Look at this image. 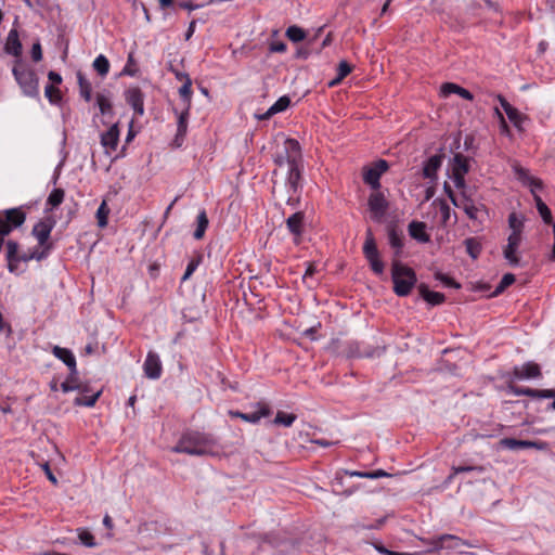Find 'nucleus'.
I'll return each mask as SVG.
<instances>
[{
    "instance_id": "nucleus-1",
    "label": "nucleus",
    "mask_w": 555,
    "mask_h": 555,
    "mask_svg": "<svg viewBox=\"0 0 555 555\" xmlns=\"http://www.w3.org/2000/svg\"><path fill=\"white\" fill-rule=\"evenodd\" d=\"M302 162L300 144L295 139H285L283 145V152L278 154L274 158V163L281 169L286 167L287 169V183L286 194H283V186L274 182L272 192L273 194L283 202L289 204L293 201V195L297 192L300 180V167Z\"/></svg>"
},
{
    "instance_id": "nucleus-2",
    "label": "nucleus",
    "mask_w": 555,
    "mask_h": 555,
    "mask_svg": "<svg viewBox=\"0 0 555 555\" xmlns=\"http://www.w3.org/2000/svg\"><path fill=\"white\" fill-rule=\"evenodd\" d=\"M216 447V439L211 435L193 431L183 435L172 450L190 455H215Z\"/></svg>"
},
{
    "instance_id": "nucleus-3",
    "label": "nucleus",
    "mask_w": 555,
    "mask_h": 555,
    "mask_svg": "<svg viewBox=\"0 0 555 555\" xmlns=\"http://www.w3.org/2000/svg\"><path fill=\"white\" fill-rule=\"evenodd\" d=\"M391 279L393 292L400 297L408 296L417 282L414 270L399 261L392 262Z\"/></svg>"
},
{
    "instance_id": "nucleus-4",
    "label": "nucleus",
    "mask_w": 555,
    "mask_h": 555,
    "mask_svg": "<svg viewBox=\"0 0 555 555\" xmlns=\"http://www.w3.org/2000/svg\"><path fill=\"white\" fill-rule=\"evenodd\" d=\"M53 229V222L51 220H41L33 228V235L37 238L41 250H34L28 258H23L24 261L31 259L42 260L49 254L52 248V243L49 242L51 231Z\"/></svg>"
},
{
    "instance_id": "nucleus-5",
    "label": "nucleus",
    "mask_w": 555,
    "mask_h": 555,
    "mask_svg": "<svg viewBox=\"0 0 555 555\" xmlns=\"http://www.w3.org/2000/svg\"><path fill=\"white\" fill-rule=\"evenodd\" d=\"M12 72L24 94L28 96L38 94V79L34 70L25 67L21 60H15Z\"/></svg>"
},
{
    "instance_id": "nucleus-6",
    "label": "nucleus",
    "mask_w": 555,
    "mask_h": 555,
    "mask_svg": "<svg viewBox=\"0 0 555 555\" xmlns=\"http://www.w3.org/2000/svg\"><path fill=\"white\" fill-rule=\"evenodd\" d=\"M26 220V214L21 208L7 209L0 212V235L4 238L13 229L21 227Z\"/></svg>"
},
{
    "instance_id": "nucleus-7",
    "label": "nucleus",
    "mask_w": 555,
    "mask_h": 555,
    "mask_svg": "<svg viewBox=\"0 0 555 555\" xmlns=\"http://www.w3.org/2000/svg\"><path fill=\"white\" fill-rule=\"evenodd\" d=\"M363 254L369 261L373 272L376 274H382L385 267L384 262L379 258V251L377 249L376 242L371 229L366 230Z\"/></svg>"
},
{
    "instance_id": "nucleus-8",
    "label": "nucleus",
    "mask_w": 555,
    "mask_h": 555,
    "mask_svg": "<svg viewBox=\"0 0 555 555\" xmlns=\"http://www.w3.org/2000/svg\"><path fill=\"white\" fill-rule=\"evenodd\" d=\"M469 170L468 158L461 153H456L452 163V179L457 189L465 188V175Z\"/></svg>"
},
{
    "instance_id": "nucleus-9",
    "label": "nucleus",
    "mask_w": 555,
    "mask_h": 555,
    "mask_svg": "<svg viewBox=\"0 0 555 555\" xmlns=\"http://www.w3.org/2000/svg\"><path fill=\"white\" fill-rule=\"evenodd\" d=\"M431 551H439L442 548L448 550H456L462 552L463 547L467 545V543L452 534H443L430 541Z\"/></svg>"
},
{
    "instance_id": "nucleus-10",
    "label": "nucleus",
    "mask_w": 555,
    "mask_h": 555,
    "mask_svg": "<svg viewBox=\"0 0 555 555\" xmlns=\"http://www.w3.org/2000/svg\"><path fill=\"white\" fill-rule=\"evenodd\" d=\"M522 242V235L511 233L507 237V244L503 248V256L511 266H518L520 258L517 254Z\"/></svg>"
},
{
    "instance_id": "nucleus-11",
    "label": "nucleus",
    "mask_w": 555,
    "mask_h": 555,
    "mask_svg": "<svg viewBox=\"0 0 555 555\" xmlns=\"http://www.w3.org/2000/svg\"><path fill=\"white\" fill-rule=\"evenodd\" d=\"M367 204L372 218L375 221H380L388 209V203L385 196L380 192L373 193L370 195Z\"/></svg>"
},
{
    "instance_id": "nucleus-12",
    "label": "nucleus",
    "mask_w": 555,
    "mask_h": 555,
    "mask_svg": "<svg viewBox=\"0 0 555 555\" xmlns=\"http://www.w3.org/2000/svg\"><path fill=\"white\" fill-rule=\"evenodd\" d=\"M388 163L384 159H379L374 167L365 170L363 175V180L365 183L371 185L373 189H378L380 186L379 178L382 173L387 171Z\"/></svg>"
},
{
    "instance_id": "nucleus-13",
    "label": "nucleus",
    "mask_w": 555,
    "mask_h": 555,
    "mask_svg": "<svg viewBox=\"0 0 555 555\" xmlns=\"http://www.w3.org/2000/svg\"><path fill=\"white\" fill-rule=\"evenodd\" d=\"M501 444L509 450L529 449V448L545 450L547 448L546 442L530 441V440H517L514 438H504L501 440Z\"/></svg>"
},
{
    "instance_id": "nucleus-14",
    "label": "nucleus",
    "mask_w": 555,
    "mask_h": 555,
    "mask_svg": "<svg viewBox=\"0 0 555 555\" xmlns=\"http://www.w3.org/2000/svg\"><path fill=\"white\" fill-rule=\"evenodd\" d=\"M143 369L147 378H159L163 370L159 357L156 353L150 351L145 359Z\"/></svg>"
},
{
    "instance_id": "nucleus-15",
    "label": "nucleus",
    "mask_w": 555,
    "mask_h": 555,
    "mask_svg": "<svg viewBox=\"0 0 555 555\" xmlns=\"http://www.w3.org/2000/svg\"><path fill=\"white\" fill-rule=\"evenodd\" d=\"M127 103L134 109L135 114L142 116L144 114V95L140 88L133 87L125 93Z\"/></svg>"
},
{
    "instance_id": "nucleus-16",
    "label": "nucleus",
    "mask_w": 555,
    "mask_h": 555,
    "mask_svg": "<svg viewBox=\"0 0 555 555\" xmlns=\"http://www.w3.org/2000/svg\"><path fill=\"white\" fill-rule=\"evenodd\" d=\"M18 244L14 241L7 242V260H8V269L10 272H15L17 269V264L21 261H24L23 258H28L29 255H18Z\"/></svg>"
},
{
    "instance_id": "nucleus-17",
    "label": "nucleus",
    "mask_w": 555,
    "mask_h": 555,
    "mask_svg": "<svg viewBox=\"0 0 555 555\" xmlns=\"http://www.w3.org/2000/svg\"><path fill=\"white\" fill-rule=\"evenodd\" d=\"M119 141V129L117 124L111 126V128L101 135V144L106 150V154H111L117 149Z\"/></svg>"
},
{
    "instance_id": "nucleus-18",
    "label": "nucleus",
    "mask_w": 555,
    "mask_h": 555,
    "mask_svg": "<svg viewBox=\"0 0 555 555\" xmlns=\"http://www.w3.org/2000/svg\"><path fill=\"white\" fill-rule=\"evenodd\" d=\"M513 374L518 379L537 378L541 376V371L537 363L527 362L521 366H515Z\"/></svg>"
},
{
    "instance_id": "nucleus-19",
    "label": "nucleus",
    "mask_w": 555,
    "mask_h": 555,
    "mask_svg": "<svg viewBox=\"0 0 555 555\" xmlns=\"http://www.w3.org/2000/svg\"><path fill=\"white\" fill-rule=\"evenodd\" d=\"M22 43L18 38V33L16 29H11L8 34L7 41L4 44V51L8 54H11L16 57V60H21L22 55Z\"/></svg>"
},
{
    "instance_id": "nucleus-20",
    "label": "nucleus",
    "mask_w": 555,
    "mask_h": 555,
    "mask_svg": "<svg viewBox=\"0 0 555 555\" xmlns=\"http://www.w3.org/2000/svg\"><path fill=\"white\" fill-rule=\"evenodd\" d=\"M462 208L467 217L472 220H477L479 217V212L482 210L483 206H476L472 198H469L465 192L462 193L460 197L459 204L455 206Z\"/></svg>"
},
{
    "instance_id": "nucleus-21",
    "label": "nucleus",
    "mask_w": 555,
    "mask_h": 555,
    "mask_svg": "<svg viewBox=\"0 0 555 555\" xmlns=\"http://www.w3.org/2000/svg\"><path fill=\"white\" fill-rule=\"evenodd\" d=\"M304 214L301 211L295 212L286 220L287 229L295 235V243H299V236L302 233Z\"/></svg>"
},
{
    "instance_id": "nucleus-22",
    "label": "nucleus",
    "mask_w": 555,
    "mask_h": 555,
    "mask_svg": "<svg viewBox=\"0 0 555 555\" xmlns=\"http://www.w3.org/2000/svg\"><path fill=\"white\" fill-rule=\"evenodd\" d=\"M418 292L421 297L431 306L441 305L446 299L442 293L430 291L424 283L418 285Z\"/></svg>"
},
{
    "instance_id": "nucleus-23",
    "label": "nucleus",
    "mask_w": 555,
    "mask_h": 555,
    "mask_svg": "<svg viewBox=\"0 0 555 555\" xmlns=\"http://www.w3.org/2000/svg\"><path fill=\"white\" fill-rule=\"evenodd\" d=\"M440 92L443 96H448L454 93L468 101L474 99V95L470 91L453 82L443 83L440 88Z\"/></svg>"
},
{
    "instance_id": "nucleus-24",
    "label": "nucleus",
    "mask_w": 555,
    "mask_h": 555,
    "mask_svg": "<svg viewBox=\"0 0 555 555\" xmlns=\"http://www.w3.org/2000/svg\"><path fill=\"white\" fill-rule=\"evenodd\" d=\"M515 173L524 184L529 185L531 188V193L535 192V189L541 190L543 188V183L540 179L534 178L529 175V171L522 167H515Z\"/></svg>"
},
{
    "instance_id": "nucleus-25",
    "label": "nucleus",
    "mask_w": 555,
    "mask_h": 555,
    "mask_svg": "<svg viewBox=\"0 0 555 555\" xmlns=\"http://www.w3.org/2000/svg\"><path fill=\"white\" fill-rule=\"evenodd\" d=\"M272 413L270 406L266 403H258L257 404V411L253 413H243V415H240V418L256 424L260 421L261 417H267Z\"/></svg>"
},
{
    "instance_id": "nucleus-26",
    "label": "nucleus",
    "mask_w": 555,
    "mask_h": 555,
    "mask_svg": "<svg viewBox=\"0 0 555 555\" xmlns=\"http://www.w3.org/2000/svg\"><path fill=\"white\" fill-rule=\"evenodd\" d=\"M409 234L421 243H427L430 241V236L426 233V224L421 221H412L409 224Z\"/></svg>"
},
{
    "instance_id": "nucleus-27",
    "label": "nucleus",
    "mask_w": 555,
    "mask_h": 555,
    "mask_svg": "<svg viewBox=\"0 0 555 555\" xmlns=\"http://www.w3.org/2000/svg\"><path fill=\"white\" fill-rule=\"evenodd\" d=\"M502 108L507 115L508 119L516 126L519 127L522 121V115L517 108L512 106L502 95H498Z\"/></svg>"
},
{
    "instance_id": "nucleus-28",
    "label": "nucleus",
    "mask_w": 555,
    "mask_h": 555,
    "mask_svg": "<svg viewBox=\"0 0 555 555\" xmlns=\"http://www.w3.org/2000/svg\"><path fill=\"white\" fill-rule=\"evenodd\" d=\"M53 354L62 360L70 369L72 373L76 372V359L70 350L55 346Z\"/></svg>"
},
{
    "instance_id": "nucleus-29",
    "label": "nucleus",
    "mask_w": 555,
    "mask_h": 555,
    "mask_svg": "<svg viewBox=\"0 0 555 555\" xmlns=\"http://www.w3.org/2000/svg\"><path fill=\"white\" fill-rule=\"evenodd\" d=\"M442 155H434L429 157V159L425 163L423 168V175L425 178L434 179L436 178L437 170L441 166Z\"/></svg>"
},
{
    "instance_id": "nucleus-30",
    "label": "nucleus",
    "mask_w": 555,
    "mask_h": 555,
    "mask_svg": "<svg viewBox=\"0 0 555 555\" xmlns=\"http://www.w3.org/2000/svg\"><path fill=\"white\" fill-rule=\"evenodd\" d=\"M291 104L288 96H281L264 114L257 117L261 120L270 118L272 115L285 111Z\"/></svg>"
},
{
    "instance_id": "nucleus-31",
    "label": "nucleus",
    "mask_w": 555,
    "mask_h": 555,
    "mask_svg": "<svg viewBox=\"0 0 555 555\" xmlns=\"http://www.w3.org/2000/svg\"><path fill=\"white\" fill-rule=\"evenodd\" d=\"M184 83L179 89V94L183 100L184 107H186V111H190L192 98V80L189 75H184Z\"/></svg>"
},
{
    "instance_id": "nucleus-32",
    "label": "nucleus",
    "mask_w": 555,
    "mask_h": 555,
    "mask_svg": "<svg viewBox=\"0 0 555 555\" xmlns=\"http://www.w3.org/2000/svg\"><path fill=\"white\" fill-rule=\"evenodd\" d=\"M532 194H533V198H534V202H535L537 209H538L542 220L545 223L551 224L552 223V212H551L550 208L542 201L540 195H538L535 192L532 193Z\"/></svg>"
},
{
    "instance_id": "nucleus-33",
    "label": "nucleus",
    "mask_w": 555,
    "mask_h": 555,
    "mask_svg": "<svg viewBox=\"0 0 555 555\" xmlns=\"http://www.w3.org/2000/svg\"><path fill=\"white\" fill-rule=\"evenodd\" d=\"M467 254L473 258L477 259L481 253V243L476 237H468L464 241Z\"/></svg>"
},
{
    "instance_id": "nucleus-34",
    "label": "nucleus",
    "mask_w": 555,
    "mask_h": 555,
    "mask_svg": "<svg viewBox=\"0 0 555 555\" xmlns=\"http://www.w3.org/2000/svg\"><path fill=\"white\" fill-rule=\"evenodd\" d=\"M297 416L293 413H285L282 411H279L272 421L274 425L283 426V427H291L294 422L296 421Z\"/></svg>"
},
{
    "instance_id": "nucleus-35",
    "label": "nucleus",
    "mask_w": 555,
    "mask_h": 555,
    "mask_svg": "<svg viewBox=\"0 0 555 555\" xmlns=\"http://www.w3.org/2000/svg\"><path fill=\"white\" fill-rule=\"evenodd\" d=\"M508 227L511 229V233L522 235L524 219L516 212H512L508 216Z\"/></svg>"
},
{
    "instance_id": "nucleus-36",
    "label": "nucleus",
    "mask_w": 555,
    "mask_h": 555,
    "mask_svg": "<svg viewBox=\"0 0 555 555\" xmlns=\"http://www.w3.org/2000/svg\"><path fill=\"white\" fill-rule=\"evenodd\" d=\"M207 227H208V218H207L206 212L203 210L197 216V228L194 231V237L196 240H201L204 236Z\"/></svg>"
},
{
    "instance_id": "nucleus-37",
    "label": "nucleus",
    "mask_w": 555,
    "mask_h": 555,
    "mask_svg": "<svg viewBox=\"0 0 555 555\" xmlns=\"http://www.w3.org/2000/svg\"><path fill=\"white\" fill-rule=\"evenodd\" d=\"M77 78H78L80 95L87 102H89L91 100V92H92L91 83L80 73L78 74Z\"/></svg>"
},
{
    "instance_id": "nucleus-38",
    "label": "nucleus",
    "mask_w": 555,
    "mask_h": 555,
    "mask_svg": "<svg viewBox=\"0 0 555 555\" xmlns=\"http://www.w3.org/2000/svg\"><path fill=\"white\" fill-rule=\"evenodd\" d=\"M285 35L293 42H299L306 38V31L296 25L289 26Z\"/></svg>"
},
{
    "instance_id": "nucleus-39",
    "label": "nucleus",
    "mask_w": 555,
    "mask_h": 555,
    "mask_svg": "<svg viewBox=\"0 0 555 555\" xmlns=\"http://www.w3.org/2000/svg\"><path fill=\"white\" fill-rule=\"evenodd\" d=\"M93 68L103 77L109 72V62L101 54L93 61Z\"/></svg>"
},
{
    "instance_id": "nucleus-40",
    "label": "nucleus",
    "mask_w": 555,
    "mask_h": 555,
    "mask_svg": "<svg viewBox=\"0 0 555 555\" xmlns=\"http://www.w3.org/2000/svg\"><path fill=\"white\" fill-rule=\"evenodd\" d=\"M96 104L102 115L112 113L111 99L103 93L96 94Z\"/></svg>"
},
{
    "instance_id": "nucleus-41",
    "label": "nucleus",
    "mask_w": 555,
    "mask_h": 555,
    "mask_svg": "<svg viewBox=\"0 0 555 555\" xmlns=\"http://www.w3.org/2000/svg\"><path fill=\"white\" fill-rule=\"evenodd\" d=\"M434 205L439 207L442 224H447L451 216V208L444 199H435Z\"/></svg>"
},
{
    "instance_id": "nucleus-42",
    "label": "nucleus",
    "mask_w": 555,
    "mask_h": 555,
    "mask_svg": "<svg viewBox=\"0 0 555 555\" xmlns=\"http://www.w3.org/2000/svg\"><path fill=\"white\" fill-rule=\"evenodd\" d=\"M514 282H515V275L514 274H512V273L504 274L503 278L501 279L499 285L495 287L492 296H498L499 294L504 292L506 287L512 285Z\"/></svg>"
},
{
    "instance_id": "nucleus-43",
    "label": "nucleus",
    "mask_w": 555,
    "mask_h": 555,
    "mask_svg": "<svg viewBox=\"0 0 555 555\" xmlns=\"http://www.w3.org/2000/svg\"><path fill=\"white\" fill-rule=\"evenodd\" d=\"M64 195H65L64 190H62V189H54V190L50 193V195H49V197H48V199H47V203H48L52 208L57 207V206H59V205H61V203L63 202V199H64Z\"/></svg>"
},
{
    "instance_id": "nucleus-44",
    "label": "nucleus",
    "mask_w": 555,
    "mask_h": 555,
    "mask_svg": "<svg viewBox=\"0 0 555 555\" xmlns=\"http://www.w3.org/2000/svg\"><path fill=\"white\" fill-rule=\"evenodd\" d=\"M101 396V390L96 391L94 395L90 397H77L74 401L75 405H85V406H93Z\"/></svg>"
},
{
    "instance_id": "nucleus-45",
    "label": "nucleus",
    "mask_w": 555,
    "mask_h": 555,
    "mask_svg": "<svg viewBox=\"0 0 555 555\" xmlns=\"http://www.w3.org/2000/svg\"><path fill=\"white\" fill-rule=\"evenodd\" d=\"M188 118H189V111H186V107H183V111L179 114L178 117V133L177 135H184L188 128Z\"/></svg>"
},
{
    "instance_id": "nucleus-46",
    "label": "nucleus",
    "mask_w": 555,
    "mask_h": 555,
    "mask_svg": "<svg viewBox=\"0 0 555 555\" xmlns=\"http://www.w3.org/2000/svg\"><path fill=\"white\" fill-rule=\"evenodd\" d=\"M109 214V209L105 202H102L96 211L98 224L101 228H104L107 224V216Z\"/></svg>"
},
{
    "instance_id": "nucleus-47",
    "label": "nucleus",
    "mask_w": 555,
    "mask_h": 555,
    "mask_svg": "<svg viewBox=\"0 0 555 555\" xmlns=\"http://www.w3.org/2000/svg\"><path fill=\"white\" fill-rule=\"evenodd\" d=\"M44 94L52 103H56L61 100L60 89L53 85H48L44 88Z\"/></svg>"
},
{
    "instance_id": "nucleus-48",
    "label": "nucleus",
    "mask_w": 555,
    "mask_h": 555,
    "mask_svg": "<svg viewBox=\"0 0 555 555\" xmlns=\"http://www.w3.org/2000/svg\"><path fill=\"white\" fill-rule=\"evenodd\" d=\"M78 538L80 540V542L88 546V547H93L95 546V542H94V538L93 535L86 529H79L78 530Z\"/></svg>"
},
{
    "instance_id": "nucleus-49",
    "label": "nucleus",
    "mask_w": 555,
    "mask_h": 555,
    "mask_svg": "<svg viewBox=\"0 0 555 555\" xmlns=\"http://www.w3.org/2000/svg\"><path fill=\"white\" fill-rule=\"evenodd\" d=\"M351 66L346 62V61H341L338 65V75H337V78L331 82V86L335 85L336 82L340 81L341 79H344L348 74L351 73Z\"/></svg>"
},
{
    "instance_id": "nucleus-50",
    "label": "nucleus",
    "mask_w": 555,
    "mask_h": 555,
    "mask_svg": "<svg viewBox=\"0 0 555 555\" xmlns=\"http://www.w3.org/2000/svg\"><path fill=\"white\" fill-rule=\"evenodd\" d=\"M508 389L512 393H514L516 396H528V397L535 398V389H532V388H524V387L509 385Z\"/></svg>"
},
{
    "instance_id": "nucleus-51",
    "label": "nucleus",
    "mask_w": 555,
    "mask_h": 555,
    "mask_svg": "<svg viewBox=\"0 0 555 555\" xmlns=\"http://www.w3.org/2000/svg\"><path fill=\"white\" fill-rule=\"evenodd\" d=\"M453 473L449 476L448 480L450 481L455 475L460 474V473H465V472H473V470H476V472H479V473H482L483 472V467L481 466H454L452 468Z\"/></svg>"
},
{
    "instance_id": "nucleus-52",
    "label": "nucleus",
    "mask_w": 555,
    "mask_h": 555,
    "mask_svg": "<svg viewBox=\"0 0 555 555\" xmlns=\"http://www.w3.org/2000/svg\"><path fill=\"white\" fill-rule=\"evenodd\" d=\"M435 279L440 281L446 286L453 287V288L461 287V285L457 282H455L452 278H450L443 273L437 272L435 274Z\"/></svg>"
},
{
    "instance_id": "nucleus-53",
    "label": "nucleus",
    "mask_w": 555,
    "mask_h": 555,
    "mask_svg": "<svg viewBox=\"0 0 555 555\" xmlns=\"http://www.w3.org/2000/svg\"><path fill=\"white\" fill-rule=\"evenodd\" d=\"M199 262H201V256L195 257L190 260V262L186 267V270L182 276V281H186L193 274V272L197 269Z\"/></svg>"
},
{
    "instance_id": "nucleus-54",
    "label": "nucleus",
    "mask_w": 555,
    "mask_h": 555,
    "mask_svg": "<svg viewBox=\"0 0 555 555\" xmlns=\"http://www.w3.org/2000/svg\"><path fill=\"white\" fill-rule=\"evenodd\" d=\"M389 244L393 248H401L402 240L395 229H390L388 232Z\"/></svg>"
},
{
    "instance_id": "nucleus-55",
    "label": "nucleus",
    "mask_w": 555,
    "mask_h": 555,
    "mask_svg": "<svg viewBox=\"0 0 555 555\" xmlns=\"http://www.w3.org/2000/svg\"><path fill=\"white\" fill-rule=\"evenodd\" d=\"M31 57L35 62H39L42 59V50L39 42H36L31 47Z\"/></svg>"
},
{
    "instance_id": "nucleus-56",
    "label": "nucleus",
    "mask_w": 555,
    "mask_h": 555,
    "mask_svg": "<svg viewBox=\"0 0 555 555\" xmlns=\"http://www.w3.org/2000/svg\"><path fill=\"white\" fill-rule=\"evenodd\" d=\"M270 52L282 53L286 51V44L282 41H274L270 44Z\"/></svg>"
},
{
    "instance_id": "nucleus-57",
    "label": "nucleus",
    "mask_w": 555,
    "mask_h": 555,
    "mask_svg": "<svg viewBox=\"0 0 555 555\" xmlns=\"http://www.w3.org/2000/svg\"><path fill=\"white\" fill-rule=\"evenodd\" d=\"M535 398H553L555 400V390L553 389H535Z\"/></svg>"
},
{
    "instance_id": "nucleus-58",
    "label": "nucleus",
    "mask_w": 555,
    "mask_h": 555,
    "mask_svg": "<svg viewBox=\"0 0 555 555\" xmlns=\"http://www.w3.org/2000/svg\"><path fill=\"white\" fill-rule=\"evenodd\" d=\"M42 469L44 470L46 473V476L47 478L53 483V485H56L57 483V479L56 477L54 476V474L52 473V470L50 469V465L49 463H44L42 464Z\"/></svg>"
},
{
    "instance_id": "nucleus-59",
    "label": "nucleus",
    "mask_w": 555,
    "mask_h": 555,
    "mask_svg": "<svg viewBox=\"0 0 555 555\" xmlns=\"http://www.w3.org/2000/svg\"><path fill=\"white\" fill-rule=\"evenodd\" d=\"M446 193L448 194L450 201L454 206L459 204L460 198L455 196L454 192L452 191L451 186L448 183H444L443 186Z\"/></svg>"
},
{
    "instance_id": "nucleus-60",
    "label": "nucleus",
    "mask_w": 555,
    "mask_h": 555,
    "mask_svg": "<svg viewBox=\"0 0 555 555\" xmlns=\"http://www.w3.org/2000/svg\"><path fill=\"white\" fill-rule=\"evenodd\" d=\"M61 388L64 392H68V391H72V390H76V389H79V386L76 385L74 382L72 380H65L61 384Z\"/></svg>"
},
{
    "instance_id": "nucleus-61",
    "label": "nucleus",
    "mask_w": 555,
    "mask_h": 555,
    "mask_svg": "<svg viewBox=\"0 0 555 555\" xmlns=\"http://www.w3.org/2000/svg\"><path fill=\"white\" fill-rule=\"evenodd\" d=\"M367 474H369L367 478H371V479H376V478L389 476V474L386 473L383 469H377V470H374V472H367Z\"/></svg>"
},
{
    "instance_id": "nucleus-62",
    "label": "nucleus",
    "mask_w": 555,
    "mask_h": 555,
    "mask_svg": "<svg viewBox=\"0 0 555 555\" xmlns=\"http://www.w3.org/2000/svg\"><path fill=\"white\" fill-rule=\"evenodd\" d=\"M48 78H49V80H51V81H52V83H55V85H59V83H61V82H62V77H61V75H60V74H57V73H55V72H53V70L49 72V74H48Z\"/></svg>"
},
{
    "instance_id": "nucleus-63",
    "label": "nucleus",
    "mask_w": 555,
    "mask_h": 555,
    "mask_svg": "<svg viewBox=\"0 0 555 555\" xmlns=\"http://www.w3.org/2000/svg\"><path fill=\"white\" fill-rule=\"evenodd\" d=\"M180 7L185 9V10L193 11V10L198 9L201 5L199 4H194L192 1H184V2L180 3Z\"/></svg>"
},
{
    "instance_id": "nucleus-64",
    "label": "nucleus",
    "mask_w": 555,
    "mask_h": 555,
    "mask_svg": "<svg viewBox=\"0 0 555 555\" xmlns=\"http://www.w3.org/2000/svg\"><path fill=\"white\" fill-rule=\"evenodd\" d=\"M315 272V267L313 263H309L307 269H306V272L304 274V279H307L309 276H312Z\"/></svg>"
}]
</instances>
